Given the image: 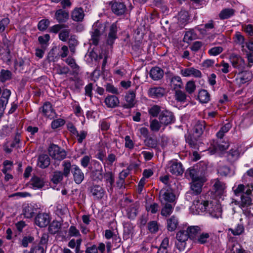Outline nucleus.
Masks as SVG:
<instances>
[{
    "label": "nucleus",
    "mask_w": 253,
    "mask_h": 253,
    "mask_svg": "<svg viewBox=\"0 0 253 253\" xmlns=\"http://www.w3.org/2000/svg\"><path fill=\"white\" fill-rule=\"evenodd\" d=\"M207 170V164L204 162H200L186 170L185 174L186 177L191 178L192 181H206L205 174Z\"/></svg>",
    "instance_id": "obj_1"
},
{
    "label": "nucleus",
    "mask_w": 253,
    "mask_h": 253,
    "mask_svg": "<svg viewBox=\"0 0 253 253\" xmlns=\"http://www.w3.org/2000/svg\"><path fill=\"white\" fill-rule=\"evenodd\" d=\"M12 49V43L8 40L5 33H2L0 37V54L5 60H10V52Z\"/></svg>",
    "instance_id": "obj_2"
},
{
    "label": "nucleus",
    "mask_w": 253,
    "mask_h": 253,
    "mask_svg": "<svg viewBox=\"0 0 253 253\" xmlns=\"http://www.w3.org/2000/svg\"><path fill=\"white\" fill-rule=\"evenodd\" d=\"M49 156L53 159L61 161L66 157V151L54 144H51L48 149Z\"/></svg>",
    "instance_id": "obj_3"
},
{
    "label": "nucleus",
    "mask_w": 253,
    "mask_h": 253,
    "mask_svg": "<svg viewBox=\"0 0 253 253\" xmlns=\"http://www.w3.org/2000/svg\"><path fill=\"white\" fill-rule=\"evenodd\" d=\"M93 27L94 32H106L108 30L109 32H117L118 30H120L117 22L110 24L108 22L101 23L98 21L93 25Z\"/></svg>",
    "instance_id": "obj_4"
},
{
    "label": "nucleus",
    "mask_w": 253,
    "mask_h": 253,
    "mask_svg": "<svg viewBox=\"0 0 253 253\" xmlns=\"http://www.w3.org/2000/svg\"><path fill=\"white\" fill-rule=\"evenodd\" d=\"M210 206H211V203H209V201L198 197L197 200L193 201L192 209L196 211V214H199L200 212L208 211Z\"/></svg>",
    "instance_id": "obj_5"
},
{
    "label": "nucleus",
    "mask_w": 253,
    "mask_h": 253,
    "mask_svg": "<svg viewBox=\"0 0 253 253\" xmlns=\"http://www.w3.org/2000/svg\"><path fill=\"white\" fill-rule=\"evenodd\" d=\"M160 200L162 205L172 203L175 199V195L168 189H162L159 192Z\"/></svg>",
    "instance_id": "obj_6"
},
{
    "label": "nucleus",
    "mask_w": 253,
    "mask_h": 253,
    "mask_svg": "<svg viewBox=\"0 0 253 253\" xmlns=\"http://www.w3.org/2000/svg\"><path fill=\"white\" fill-rule=\"evenodd\" d=\"M159 120L163 125L167 126L174 123L175 118L171 112L164 110L161 112L159 116Z\"/></svg>",
    "instance_id": "obj_7"
},
{
    "label": "nucleus",
    "mask_w": 253,
    "mask_h": 253,
    "mask_svg": "<svg viewBox=\"0 0 253 253\" xmlns=\"http://www.w3.org/2000/svg\"><path fill=\"white\" fill-rule=\"evenodd\" d=\"M229 59L234 68L239 70H243L245 68V60L240 55L232 53L230 55Z\"/></svg>",
    "instance_id": "obj_8"
},
{
    "label": "nucleus",
    "mask_w": 253,
    "mask_h": 253,
    "mask_svg": "<svg viewBox=\"0 0 253 253\" xmlns=\"http://www.w3.org/2000/svg\"><path fill=\"white\" fill-rule=\"evenodd\" d=\"M50 222L49 215L46 213H39L35 218V223L41 228L48 225Z\"/></svg>",
    "instance_id": "obj_9"
},
{
    "label": "nucleus",
    "mask_w": 253,
    "mask_h": 253,
    "mask_svg": "<svg viewBox=\"0 0 253 253\" xmlns=\"http://www.w3.org/2000/svg\"><path fill=\"white\" fill-rule=\"evenodd\" d=\"M72 173L75 182L77 184H81L84 179V173L81 169L77 165H72Z\"/></svg>",
    "instance_id": "obj_10"
},
{
    "label": "nucleus",
    "mask_w": 253,
    "mask_h": 253,
    "mask_svg": "<svg viewBox=\"0 0 253 253\" xmlns=\"http://www.w3.org/2000/svg\"><path fill=\"white\" fill-rule=\"evenodd\" d=\"M206 181H192L190 183V189L187 194L193 195H199L202 190V187Z\"/></svg>",
    "instance_id": "obj_11"
},
{
    "label": "nucleus",
    "mask_w": 253,
    "mask_h": 253,
    "mask_svg": "<svg viewBox=\"0 0 253 253\" xmlns=\"http://www.w3.org/2000/svg\"><path fill=\"white\" fill-rule=\"evenodd\" d=\"M112 11L117 15H121L125 12L126 7L124 2L115 0L112 4Z\"/></svg>",
    "instance_id": "obj_12"
},
{
    "label": "nucleus",
    "mask_w": 253,
    "mask_h": 253,
    "mask_svg": "<svg viewBox=\"0 0 253 253\" xmlns=\"http://www.w3.org/2000/svg\"><path fill=\"white\" fill-rule=\"evenodd\" d=\"M169 171L175 175H181L184 172L182 165L180 162L171 161L169 163Z\"/></svg>",
    "instance_id": "obj_13"
},
{
    "label": "nucleus",
    "mask_w": 253,
    "mask_h": 253,
    "mask_svg": "<svg viewBox=\"0 0 253 253\" xmlns=\"http://www.w3.org/2000/svg\"><path fill=\"white\" fill-rule=\"evenodd\" d=\"M104 177L105 178L107 191L108 192L112 193L115 182L114 174L111 171H108L104 174Z\"/></svg>",
    "instance_id": "obj_14"
},
{
    "label": "nucleus",
    "mask_w": 253,
    "mask_h": 253,
    "mask_svg": "<svg viewBox=\"0 0 253 253\" xmlns=\"http://www.w3.org/2000/svg\"><path fill=\"white\" fill-rule=\"evenodd\" d=\"M240 153L237 149H231L226 152L225 156L227 161L233 164L240 157Z\"/></svg>",
    "instance_id": "obj_15"
},
{
    "label": "nucleus",
    "mask_w": 253,
    "mask_h": 253,
    "mask_svg": "<svg viewBox=\"0 0 253 253\" xmlns=\"http://www.w3.org/2000/svg\"><path fill=\"white\" fill-rule=\"evenodd\" d=\"M42 115L50 119L54 117L55 113L52 109L51 104L49 102H46L42 107L40 108Z\"/></svg>",
    "instance_id": "obj_16"
},
{
    "label": "nucleus",
    "mask_w": 253,
    "mask_h": 253,
    "mask_svg": "<svg viewBox=\"0 0 253 253\" xmlns=\"http://www.w3.org/2000/svg\"><path fill=\"white\" fill-rule=\"evenodd\" d=\"M253 196L252 190L248 188L245 193L241 195V206L244 207H248L252 205L251 197Z\"/></svg>",
    "instance_id": "obj_17"
},
{
    "label": "nucleus",
    "mask_w": 253,
    "mask_h": 253,
    "mask_svg": "<svg viewBox=\"0 0 253 253\" xmlns=\"http://www.w3.org/2000/svg\"><path fill=\"white\" fill-rule=\"evenodd\" d=\"M166 90L165 88L162 87L157 86L150 88L148 90V95L150 97L153 98H158L163 97Z\"/></svg>",
    "instance_id": "obj_18"
},
{
    "label": "nucleus",
    "mask_w": 253,
    "mask_h": 253,
    "mask_svg": "<svg viewBox=\"0 0 253 253\" xmlns=\"http://www.w3.org/2000/svg\"><path fill=\"white\" fill-rule=\"evenodd\" d=\"M45 182L43 177L34 175L30 180V184L34 189H41L44 186Z\"/></svg>",
    "instance_id": "obj_19"
},
{
    "label": "nucleus",
    "mask_w": 253,
    "mask_h": 253,
    "mask_svg": "<svg viewBox=\"0 0 253 253\" xmlns=\"http://www.w3.org/2000/svg\"><path fill=\"white\" fill-rule=\"evenodd\" d=\"M186 231L188 233L189 239L194 242L198 235L202 232V229L198 226H190L187 228Z\"/></svg>",
    "instance_id": "obj_20"
},
{
    "label": "nucleus",
    "mask_w": 253,
    "mask_h": 253,
    "mask_svg": "<svg viewBox=\"0 0 253 253\" xmlns=\"http://www.w3.org/2000/svg\"><path fill=\"white\" fill-rule=\"evenodd\" d=\"M207 211L213 217L218 218L221 217L222 210L220 205L218 204L213 205L211 203V206H210Z\"/></svg>",
    "instance_id": "obj_21"
},
{
    "label": "nucleus",
    "mask_w": 253,
    "mask_h": 253,
    "mask_svg": "<svg viewBox=\"0 0 253 253\" xmlns=\"http://www.w3.org/2000/svg\"><path fill=\"white\" fill-rule=\"evenodd\" d=\"M135 93L133 90H129L125 96L126 103L124 106L126 108L133 107L135 104Z\"/></svg>",
    "instance_id": "obj_22"
},
{
    "label": "nucleus",
    "mask_w": 253,
    "mask_h": 253,
    "mask_svg": "<svg viewBox=\"0 0 253 253\" xmlns=\"http://www.w3.org/2000/svg\"><path fill=\"white\" fill-rule=\"evenodd\" d=\"M139 204L137 202L130 205L126 209L128 218L133 219L137 216L138 212Z\"/></svg>",
    "instance_id": "obj_23"
},
{
    "label": "nucleus",
    "mask_w": 253,
    "mask_h": 253,
    "mask_svg": "<svg viewBox=\"0 0 253 253\" xmlns=\"http://www.w3.org/2000/svg\"><path fill=\"white\" fill-rule=\"evenodd\" d=\"M181 73L184 77H189L190 76H193L196 78H201L202 77L201 71L193 67L182 70Z\"/></svg>",
    "instance_id": "obj_24"
},
{
    "label": "nucleus",
    "mask_w": 253,
    "mask_h": 253,
    "mask_svg": "<svg viewBox=\"0 0 253 253\" xmlns=\"http://www.w3.org/2000/svg\"><path fill=\"white\" fill-rule=\"evenodd\" d=\"M90 191L92 196L97 199H102L105 193L104 189L98 185H94L91 186Z\"/></svg>",
    "instance_id": "obj_25"
},
{
    "label": "nucleus",
    "mask_w": 253,
    "mask_h": 253,
    "mask_svg": "<svg viewBox=\"0 0 253 253\" xmlns=\"http://www.w3.org/2000/svg\"><path fill=\"white\" fill-rule=\"evenodd\" d=\"M170 85L173 90H176L182 88L183 84L179 76H173L170 78Z\"/></svg>",
    "instance_id": "obj_26"
},
{
    "label": "nucleus",
    "mask_w": 253,
    "mask_h": 253,
    "mask_svg": "<svg viewBox=\"0 0 253 253\" xmlns=\"http://www.w3.org/2000/svg\"><path fill=\"white\" fill-rule=\"evenodd\" d=\"M50 164V159L46 154L39 155L38 159V166L41 169L47 168Z\"/></svg>",
    "instance_id": "obj_27"
},
{
    "label": "nucleus",
    "mask_w": 253,
    "mask_h": 253,
    "mask_svg": "<svg viewBox=\"0 0 253 253\" xmlns=\"http://www.w3.org/2000/svg\"><path fill=\"white\" fill-rule=\"evenodd\" d=\"M104 102L107 107L112 108L118 106L120 103L118 98L114 95H111L106 97Z\"/></svg>",
    "instance_id": "obj_28"
},
{
    "label": "nucleus",
    "mask_w": 253,
    "mask_h": 253,
    "mask_svg": "<svg viewBox=\"0 0 253 253\" xmlns=\"http://www.w3.org/2000/svg\"><path fill=\"white\" fill-rule=\"evenodd\" d=\"M163 76L164 71L160 67H153L150 71V76L153 80L155 81H158L161 79Z\"/></svg>",
    "instance_id": "obj_29"
},
{
    "label": "nucleus",
    "mask_w": 253,
    "mask_h": 253,
    "mask_svg": "<svg viewBox=\"0 0 253 253\" xmlns=\"http://www.w3.org/2000/svg\"><path fill=\"white\" fill-rule=\"evenodd\" d=\"M238 78L240 80V83L244 84L252 80L253 74L251 71H242L238 74Z\"/></svg>",
    "instance_id": "obj_30"
},
{
    "label": "nucleus",
    "mask_w": 253,
    "mask_h": 253,
    "mask_svg": "<svg viewBox=\"0 0 253 253\" xmlns=\"http://www.w3.org/2000/svg\"><path fill=\"white\" fill-rule=\"evenodd\" d=\"M97 165L98 168L92 170L90 174V177L93 180L98 182L102 180L103 176L101 166L99 164H97Z\"/></svg>",
    "instance_id": "obj_31"
},
{
    "label": "nucleus",
    "mask_w": 253,
    "mask_h": 253,
    "mask_svg": "<svg viewBox=\"0 0 253 253\" xmlns=\"http://www.w3.org/2000/svg\"><path fill=\"white\" fill-rule=\"evenodd\" d=\"M55 17L58 22H64L68 19L69 12L63 9H59L56 11Z\"/></svg>",
    "instance_id": "obj_32"
},
{
    "label": "nucleus",
    "mask_w": 253,
    "mask_h": 253,
    "mask_svg": "<svg viewBox=\"0 0 253 253\" xmlns=\"http://www.w3.org/2000/svg\"><path fill=\"white\" fill-rule=\"evenodd\" d=\"M34 210L31 205L25 204L23 206L22 214L27 218H31L34 214Z\"/></svg>",
    "instance_id": "obj_33"
},
{
    "label": "nucleus",
    "mask_w": 253,
    "mask_h": 253,
    "mask_svg": "<svg viewBox=\"0 0 253 253\" xmlns=\"http://www.w3.org/2000/svg\"><path fill=\"white\" fill-rule=\"evenodd\" d=\"M205 128V122L198 121L194 126L193 134L195 135L196 137H199L203 134Z\"/></svg>",
    "instance_id": "obj_34"
},
{
    "label": "nucleus",
    "mask_w": 253,
    "mask_h": 253,
    "mask_svg": "<svg viewBox=\"0 0 253 253\" xmlns=\"http://www.w3.org/2000/svg\"><path fill=\"white\" fill-rule=\"evenodd\" d=\"M66 63L71 67L73 70V75H78L79 71V66L76 64L75 59L72 57H68L65 60Z\"/></svg>",
    "instance_id": "obj_35"
},
{
    "label": "nucleus",
    "mask_w": 253,
    "mask_h": 253,
    "mask_svg": "<svg viewBox=\"0 0 253 253\" xmlns=\"http://www.w3.org/2000/svg\"><path fill=\"white\" fill-rule=\"evenodd\" d=\"M178 222L177 218L174 216H171L167 220V228L169 231H174L177 227Z\"/></svg>",
    "instance_id": "obj_36"
},
{
    "label": "nucleus",
    "mask_w": 253,
    "mask_h": 253,
    "mask_svg": "<svg viewBox=\"0 0 253 253\" xmlns=\"http://www.w3.org/2000/svg\"><path fill=\"white\" fill-rule=\"evenodd\" d=\"M200 102L207 103L210 100V94L206 89H201L199 91L198 96Z\"/></svg>",
    "instance_id": "obj_37"
},
{
    "label": "nucleus",
    "mask_w": 253,
    "mask_h": 253,
    "mask_svg": "<svg viewBox=\"0 0 253 253\" xmlns=\"http://www.w3.org/2000/svg\"><path fill=\"white\" fill-rule=\"evenodd\" d=\"M84 17V13L82 8H78L74 9L72 13V19L76 21H82Z\"/></svg>",
    "instance_id": "obj_38"
},
{
    "label": "nucleus",
    "mask_w": 253,
    "mask_h": 253,
    "mask_svg": "<svg viewBox=\"0 0 253 253\" xmlns=\"http://www.w3.org/2000/svg\"><path fill=\"white\" fill-rule=\"evenodd\" d=\"M210 237V234L206 232H200L198 237L194 241L195 242L200 244H205L208 243Z\"/></svg>",
    "instance_id": "obj_39"
},
{
    "label": "nucleus",
    "mask_w": 253,
    "mask_h": 253,
    "mask_svg": "<svg viewBox=\"0 0 253 253\" xmlns=\"http://www.w3.org/2000/svg\"><path fill=\"white\" fill-rule=\"evenodd\" d=\"M61 228V224L57 221H53L48 227V231L51 234L57 233Z\"/></svg>",
    "instance_id": "obj_40"
},
{
    "label": "nucleus",
    "mask_w": 253,
    "mask_h": 253,
    "mask_svg": "<svg viewBox=\"0 0 253 253\" xmlns=\"http://www.w3.org/2000/svg\"><path fill=\"white\" fill-rule=\"evenodd\" d=\"M213 186L215 192L218 195L222 194L225 189V184L219 180H216Z\"/></svg>",
    "instance_id": "obj_41"
},
{
    "label": "nucleus",
    "mask_w": 253,
    "mask_h": 253,
    "mask_svg": "<svg viewBox=\"0 0 253 253\" xmlns=\"http://www.w3.org/2000/svg\"><path fill=\"white\" fill-rule=\"evenodd\" d=\"M62 167H63V170L62 174L65 177H68L70 173V171H72V166L71 165L70 161H65L62 163Z\"/></svg>",
    "instance_id": "obj_42"
},
{
    "label": "nucleus",
    "mask_w": 253,
    "mask_h": 253,
    "mask_svg": "<svg viewBox=\"0 0 253 253\" xmlns=\"http://www.w3.org/2000/svg\"><path fill=\"white\" fill-rule=\"evenodd\" d=\"M194 135H189L186 138V141L188 145L193 148L196 149L198 147L197 138Z\"/></svg>",
    "instance_id": "obj_43"
},
{
    "label": "nucleus",
    "mask_w": 253,
    "mask_h": 253,
    "mask_svg": "<svg viewBox=\"0 0 253 253\" xmlns=\"http://www.w3.org/2000/svg\"><path fill=\"white\" fill-rule=\"evenodd\" d=\"M50 39L49 35L46 34L42 36H40L38 38V41L41 45V47L45 49L48 45V41Z\"/></svg>",
    "instance_id": "obj_44"
},
{
    "label": "nucleus",
    "mask_w": 253,
    "mask_h": 253,
    "mask_svg": "<svg viewBox=\"0 0 253 253\" xmlns=\"http://www.w3.org/2000/svg\"><path fill=\"white\" fill-rule=\"evenodd\" d=\"M174 96L177 101L181 102H185L187 98L186 93L180 89L175 90Z\"/></svg>",
    "instance_id": "obj_45"
},
{
    "label": "nucleus",
    "mask_w": 253,
    "mask_h": 253,
    "mask_svg": "<svg viewBox=\"0 0 253 253\" xmlns=\"http://www.w3.org/2000/svg\"><path fill=\"white\" fill-rule=\"evenodd\" d=\"M235 10L232 8H225L223 9L219 14L221 19H225L229 18L234 14Z\"/></svg>",
    "instance_id": "obj_46"
},
{
    "label": "nucleus",
    "mask_w": 253,
    "mask_h": 253,
    "mask_svg": "<svg viewBox=\"0 0 253 253\" xmlns=\"http://www.w3.org/2000/svg\"><path fill=\"white\" fill-rule=\"evenodd\" d=\"M162 124L160 121L154 119L150 122V128L152 131L158 132L160 129Z\"/></svg>",
    "instance_id": "obj_47"
},
{
    "label": "nucleus",
    "mask_w": 253,
    "mask_h": 253,
    "mask_svg": "<svg viewBox=\"0 0 253 253\" xmlns=\"http://www.w3.org/2000/svg\"><path fill=\"white\" fill-rule=\"evenodd\" d=\"M144 144L145 146L150 148L156 149L158 147V141L151 137L146 138L144 140Z\"/></svg>",
    "instance_id": "obj_48"
},
{
    "label": "nucleus",
    "mask_w": 253,
    "mask_h": 253,
    "mask_svg": "<svg viewBox=\"0 0 253 253\" xmlns=\"http://www.w3.org/2000/svg\"><path fill=\"white\" fill-rule=\"evenodd\" d=\"M70 50L72 54L76 52V47L78 44V42L75 36H71L68 41Z\"/></svg>",
    "instance_id": "obj_49"
},
{
    "label": "nucleus",
    "mask_w": 253,
    "mask_h": 253,
    "mask_svg": "<svg viewBox=\"0 0 253 253\" xmlns=\"http://www.w3.org/2000/svg\"><path fill=\"white\" fill-rule=\"evenodd\" d=\"M164 205L165 206L161 210V214L163 216H167L172 213L174 206L170 203L164 204Z\"/></svg>",
    "instance_id": "obj_50"
},
{
    "label": "nucleus",
    "mask_w": 253,
    "mask_h": 253,
    "mask_svg": "<svg viewBox=\"0 0 253 253\" xmlns=\"http://www.w3.org/2000/svg\"><path fill=\"white\" fill-rule=\"evenodd\" d=\"M231 128V124L228 123L223 126L219 131L216 133V136L218 138L222 139L223 137L224 134L227 132L229 129Z\"/></svg>",
    "instance_id": "obj_51"
},
{
    "label": "nucleus",
    "mask_w": 253,
    "mask_h": 253,
    "mask_svg": "<svg viewBox=\"0 0 253 253\" xmlns=\"http://www.w3.org/2000/svg\"><path fill=\"white\" fill-rule=\"evenodd\" d=\"M176 238L177 241H187L189 238L188 233L186 230H181L176 234Z\"/></svg>",
    "instance_id": "obj_52"
},
{
    "label": "nucleus",
    "mask_w": 253,
    "mask_h": 253,
    "mask_svg": "<svg viewBox=\"0 0 253 253\" xmlns=\"http://www.w3.org/2000/svg\"><path fill=\"white\" fill-rule=\"evenodd\" d=\"M64 175L62 174V171L57 170L54 172L51 181L54 184H57L60 182L63 179Z\"/></svg>",
    "instance_id": "obj_53"
},
{
    "label": "nucleus",
    "mask_w": 253,
    "mask_h": 253,
    "mask_svg": "<svg viewBox=\"0 0 253 253\" xmlns=\"http://www.w3.org/2000/svg\"><path fill=\"white\" fill-rule=\"evenodd\" d=\"M228 230L231 231L234 236L242 235L244 232V227L242 224H238L235 229L229 228Z\"/></svg>",
    "instance_id": "obj_54"
},
{
    "label": "nucleus",
    "mask_w": 253,
    "mask_h": 253,
    "mask_svg": "<svg viewBox=\"0 0 253 253\" xmlns=\"http://www.w3.org/2000/svg\"><path fill=\"white\" fill-rule=\"evenodd\" d=\"M188 13L186 11L181 10L178 14V22L179 24H184L187 23Z\"/></svg>",
    "instance_id": "obj_55"
},
{
    "label": "nucleus",
    "mask_w": 253,
    "mask_h": 253,
    "mask_svg": "<svg viewBox=\"0 0 253 253\" xmlns=\"http://www.w3.org/2000/svg\"><path fill=\"white\" fill-rule=\"evenodd\" d=\"M196 85L195 83L193 81H189L187 82L185 85V90L188 94H192L196 90Z\"/></svg>",
    "instance_id": "obj_56"
},
{
    "label": "nucleus",
    "mask_w": 253,
    "mask_h": 253,
    "mask_svg": "<svg viewBox=\"0 0 253 253\" xmlns=\"http://www.w3.org/2000/svg\"><path fill=\"white\" fill-rule=\"evenodd\" d=\"M12 74L9 70H1L0 75V80L2 82L9 80L11 78Z\"/></svg>",
    "instance_id": "obj_57"
},
{
    "label": "nucleus",
    "mask_w": 253,
    "mask_h": 253,
    "mask_svg": "<svg viewBox=\"0 0 253 253\" xmlns=\"http://www.w3.org/2000/svg\"><path fill=\"white\" fill-rule=\"evenodd\" d=\"M160 112L161 107L157 105H153L148 110L149 114L153 117H157Z\"/></svg>",
    "instance_id": "obj_58"
},
{
    "label": "nucleus",
    "mask_w": 253,
    "mask_h": 253,
    "mask_svg": "<svg viewBox=\"0 0 253 253\" xmlns=\"http://www.w3.org/2000/svg\"><path fill=\"white\" fill-rule=\"evenodd\" d=\"M26 251H24V253H26ZM27 253H45V251L42 247L39 245H35L33 246L30 251Z\"/></svg>",
    "instance_id": "obj_59"
},
{
    "label": "nucleus",
    "mask_w": 253,
    "mask_h": 253,
    "mask_svg": "<svg viewBox=\"0 0 253 253\" xmlns=\"http://www.w3.org/2000/svg\"><path fill=\"white\" fill-rule=\"evenodd\" d=\"M248 188H250L249 186H245L243 184H239L234 190V192L236 196H239L240 195H242L243 193H245L246 189Z\"/></svg>",
    "instance_id": "obj_60"
},
{
    "label": "nucleus",
    "mask_w": 253,
    "mask_h": 253,
    "mask_svg": "<svg viewBox=\"0 0 253 253\" xmlns=\"http://www.w3.org/2000/svg\"><path fill=\"white\" fill-rule=\"evenodd\" d=\"M49 24V21L48 19H42L38 23V29L40 31H45Z\"/></svg>",
    "instance_id": "obj_61"
},
{
    "label": "nucleus",
    "mask_w": 253,
    "mask_h": 253,
    "mask_svg": "<svg viewBox=\"0 0 253 253\" xmlns=\"http://www.w3.org/2000/svg\"><path fill=\"white\" fill-rule=\"evenodd\" d=\"M148 229L152 233L157 232L159 229L157 222L156 221L149 222L148 224Z\"/></svg>",
    "instance_id": "obj_62"
},
{
    "label": "nucleus",
    "mask_w": 253,
    "mask_h": 253,
    "mask_svg": "<svg viewBox=\"0 0 253 253\" xmlns=\"http://www.w3.org/2000/svg\"><path fill=\"white\" fill-rule=\"evenodd\" d=\"M100 33H92L91 39L90 40V43L94 45H97L100 40Z\"/></svg>",
    "instance_id": "obj_63"
},
{
    "label": "nucleus",
    "mask_w": 253,
    "mask_h": 253,
    "mask_svg": "<svg viewBox=\"0 0 253 253\" xmlns=\"http://www.w3.org/2000/svg\"><path fill=\"white\" fill-rule=\"evenodd\" d=\"M232 253H245V250L239 244H234L231 249Z\"/></svg>",
    "instance_id": "obj_64"
}]
</instances>
